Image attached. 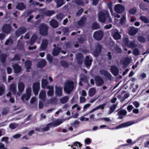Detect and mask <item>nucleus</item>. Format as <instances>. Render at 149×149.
<instances>
[{
  "instance_id": "nucleus-16",
  "label": "nucleus",
  "mask_w": 149,
  "mask_h": 149,
  "mask_svg": "<svg viewBox=\"0 0 149 149\" xmlns=\"http://www.w3.org/2000/svg\"><path fill=\"white\" fill-rule=\"evenodd\" d=\"M130 61L129 58L127 57H125L121 60V63L123 65V67H126L129 64Z\"/></svg>"
},
{
  "instance_id": "nucleus-35",
  "label": "nucleus",
  "mask_w": 149,
  "mask_h": 149,
  "mask_svg": "<svg viewBox=\"0 0 149 149\" xmlns=\"http://www.w3.org/2000/svg\"><path fill=\"white\" fill-rule=\"evenodd\" d=\"M86 19L85 17H83L78 22V24L80 26H82L83 25Z\"/></svg>"
},
{
  "instance_id": "nucleus-30",
  "label": "nucleus",
  "mask_w": 149,
  "mask_h": 149,
  "mask_svg": "<svg viewBox=\"0 0 149 149\" xmlns=\"http://www.w3.org/2000/svg\"><path fill=\"white\" fill-rule=\"evenodd\" d=\"M50 24L51 26L55 28L58 26V24L57 21L54 19H52L50 22Z\"/></svg>"
},
{
  "instance_id": "nucleus-59",
  "label": "nucleus",
  "mask_w": 149,
  "mask_h": 149,
  "mask_svg": "<svg viewBox=\"0 0 149 149\" xmlns=\"http://www.w3.org/2000/svg\"><path fill=\"white\" fill-rule=\"evenodd\" d=\"M75 108H76V109L78 111H79L80 109V107H79L77 104H74L72 107V109H73Z\"/></svg>"
},
{
  "instance_id": "nucleus-1",
  "label": "nucleus",
  "mask_w": 149,
  "mask_h": 149,
  "mask_svg": "<svg viewBox=\"0 0 149 149\" xmlns=\"http://www.w3.org/2000/svg\"><path fill=\"white\" fill-rule=\"evenodd\" d=\"M98 18L100 22L103 23L106 21V19H109L108 22H111V19L109 16V13L107 11L103 10L100 12L98 15Z\"/></svg>"
},
{
  "instance_id": "nucleus-48",
  "label": "nucleus",
  "mask_w": 149,
  "mask_h": 149,
  "mask_svg": "<svg viewBox=\"0 0 149 149\" xmlns=\"http://www.w3.org/2000/svg\"><path fill=\"white\" fill-rule=\"evenodd\" d=\"M18 126V124L15 123H12L9 125V127L10 129L13 130L16 128Z\"/></svg>"
},
{
  "instance_id": "nucleus-22",
  "label": "nucleus",
  "mask_w": 149,
  "mask_h": 149,
  "mask_svg": "<svg viewBox=\"0 0 149 149\" xmlns=\"http://www.w3.org/2000/svg\"><path fill=\"white\" fill-rule=\"evenodd\" d=\"M54 48L53 51V55L54 56H56L60 52L61 49L59 47H56V44H54Z\"/></svg>"
},
{
  "instance_id": "nucleus-13",
  "label": "nucleus",
  "mask_w": 149,
  "mask_h": 149,
  "mask_svg": "<svg viewBox=\"0 0 149 149\" xmlns=\"http://www.w3.org/2000/svg\"><path fill=\"white\" fill-rule=\"evenodd\" d=\"M127 113L126 110L123 109L118 110L117 114L118 116H119L118 119H122L123 117V116L126 115Z\"/></svg>"
},
{
  "instance_id": "nucleus-27",
  "label": "nucleus",
  "mask_w": 149,
  "mask_h": 149,
  "mask_svg": "<svg viewBox=\"0 0 149 149\" xmlns=\"http://www.w3.org/2000/svg\"><path fill=\"white\" fill-rule=\"evenodd\" d=\"M24 85L23 82H20L18 84V90L19 92L21 93L24 90Z\"/></svg>"
},
{
  "instance_id": "nucleus-5",
  "label": "nucleus",
  "mask_w": 149,
  "mask_h": 149,
  "mask_svg": "<svg viewBox=\"0 0 149 149\" xmlns=\"http://www.w3.org/2000/svg\"><path fill=\"white\" fill-rule=\"evenodd\" d=\"M31 94V88H28L26 89V94L23 95L21 97V99L23 102L25 100L27 101L30 98Z\"/></svg>"
},
{
  "instance_id": "nucleus-4",
  "label": "nucleus",
  "mask_w": 149,
  "mask_h": 149,
  "mask_svg": "<svg viewBox=\"0 0 149 149\" xmlns=\"http://www.w3.org/2000/svg\"><path fill=\"white\" fill-rule=\"evenodd\" d=\"M108 47H109V48L111 51L114 49L115 52L117 53H120L121 52V50L118 46L115 47V44L113 41H111L109 45H107Z\"/></svg>"
},
{
  "instance_id": "nucleus-47",
  "label": "nucleus",
  "mask_w": 149,
  "mask_h": 149,
  "mask_svg": "<svg viewBox=\"0 0 149 149\" xmlns=\"http://www.w3.org/2000/svg\"><path fill=\"white\" fill-rule=\"evenodd\" d=\"M6 57V56L5 54H1L0 55V59L2 62L3 63L5 61Z\"/></svg>"
},
{
  "instance_id": "nucleus-63",
  "label": "nucleus",
  "mask_w": 149,
  "mask_h": 149,
  "mask_svg": "<svg viewBox=\"0 0 149 149\" xmlns=\"http://www.w3.org/2000/svg\"><path fill=\"white\" fill-rule=\"evenodd\" d=\"M125 17L124 16L123 17L120 19V23L121 24H123L125 22Z\"/></svg>"
},
{
  "instance_id": "nucleus-23",
  "label": "nucleus",
  "mask_w": 149,
  "mask_h": 149,
  "mask_svg": "<svg viewBox=\"0 0 149 149\" xmlns=\"http://www.w3.org/2000/svg\"><path fill=\"white\" fill-rule=\"evenodd\" d=\"M26 31V29L24 27H22L19 28L16 31V34L17 36L19 35L24 33Z\"/></svg>"
},
{
  "instance_id": "nucleus-58",
  "label": "nucleus",
  "mask_w": 149,
  "mask_h": 149,
  "mask_svg": "<svg viewBox=\"0 0 149 149\" xmlns=\"http://www.w3.org/2000/svg\"><path fill=\"white\" fill-rule=\"evenodd\" d=\"M86 99L84 97L81 96L80 97V102L81 103H83L86 101Z\"/></svg>"
},
{
  "instance_id": "nucleus-37",
  "label": "nucleus",
  "mask_w": 149,
  "mask_h": 149,
  "mask_svg": "<svg viewBox=\"0 0 149 149\" xmlns=\"http://www.w3.org/2000/svg\"><path fill=\"white\" fill-rule=\"evenodd\" d=\"M138 41L141 43H144L145 42L146 40L144 37L142 35H139L138 37Z\"/></svg>"
},
{
  "instance_id": "nucleus-46",
  "label": "nucleus",
  "mask_w": 149,
  "mask_h": 149,
  "mask_svg": "<svg viewBox=\"0 0 149 149\" xmlns=\"http://www.w3.org/2000/svg\"><path fill=\"white\" fill-rule=\"evenodd\" d=\"M50 103L52 104L56 105L57 103V100L56 98L53 97L50 99Z\"/></svg>"
},
{
  "instance_id": "nucleus-34",
  "label": "nucleus",
  "mask_w": 149,
  "mask_h": 149,
  "mask_svg": "<svg viewBox=\"0 0 149 149\" xmlns=\"http://www.w3.org/2000/svg\"><path fill=\"white\" fill-rule=\"evenodd\" d=\"M96 92V90L94 88H92L90 89L89 91L88 94L90 96L92 97L93 96Z\"/></svg>"
},
{
  "instance_id": "nucleus-49",
  "label": "nucleus",
  "mask_w": 149,
  "mask_h": 149,
  "mask_svg": "<svg viewBox=\"0 0 149 149\" xmlns=\"http://www.w3.org/2000/svg\"><path fill=\"white\" fill-rule=\"evenodd\" d=\"M99 27L98 24L96 22L94 23L92 26V28L93 29H97Z\"/></svg>"
},
{
  "instance_id": "nucleus-9",
  "label": "nucleus",
  "mask_w": 149,
  "mask_h": 149,
  "mask_svg": "<svg viewBox=\"0 0 149 149\" xmlns=\"http://www.w3.org/2000/svg\"><path fill=\"white\" fill-rule=\"evenodd\" d=\"M40 11L42 13H43V16H51L55 13L54 10H46L45 8L41 9Z\"/></svg>"
},
{
  "instance_id": "nucleus-10",
  "label": "nucleus",
  "mask_w": 149,
  "mask_h": 149,
  "mask_svg": "<svg viewBox=\"0 0 149 149\" xmlns=\"http://www.w3.org/2000/svg\"><path fill=\"white\" fill-rule=\"evenodd\" d=\"M124 8L121 5L118 4L115 6V10L116 12L118 13H121L124 10Z\"/></svg>"
},
{
  "instance_id": "nucleus-20",
  "label": "nucleus",
  "mask_w": 149,
  "mask_h": 149,
  "mask_svg": "<svg viewBox=\"0 0 149 149\" xmlns=\"http://www.w3.org/2000/svg\"><path fill=\"white\" fill-rule=\"evenodd\" d=\"M130 122L128 121L119 125L118 126L116 127V129H118L123 127H127L130 126Z\"/></svg>"
},
{
  "instance_id": "nucleus-14",
  "label": "nucleus",
  "mask_w": 149,
  "mask_h": 149,
  "mask_svg": "<svg viewBox=\"0 0 149 149\" xmlns=\"http://www.w3.org/2000/svg\"><path fill=\"white\" fill-rule=\"evenodd\" d=\"M11 26L10 24L4 25L2 29V30L6 33H8L11 30Z\"/></svg>"
},
{
  "instance_id": "nucleus-42",
  "label": "nucleus",
  "mask_w": 149,
  "mask_h": 149,
  "mask_svg": "<svg viewBox=\"0 0 149 149\" xmlns=\"http://www.w3.org/2000/svg\"><path fill=\"white\" fill-rule=\"evenodd\" d=\"M117 106V104H113L110 108L109 111V114H111L115 110Z\"/></svg>"
},
{
  "instance_id": "nucleus-61",
  "label": "nucleus",
  "mask_w": 149,
  "mask_h": 149,
  "mask_svg": "<svg viewBox=\"0 0 149 149\" xmlns=\"http://www.w3.org/2000/svg\"><path fill=\"white\" fill-rule=\"evenodd\" d=\"M47 58L49 62H51L52 61V57L50 55H47Z\"/></svg>"
},
{
  "instance_id": "nucleus-55",
  "label": "nucleus",
  "mask_w": 149,
  "mask_h": 149,
  "mask_svg": "<svg viewBox=\"0 0 149 149\" xmlns=\"http://www.w3.org/2000/svg\"><path fill=\"white\" fill-rule=\"evenodd\" d=\"M79 93L81 96L85 97L87 95L86 92L84 90H82L80 91Z\"/></svg>"
},
{
  "instance_id": "nucleus-45",
  "label": "nucleus",
  "mask_w": 149,
  "mask_h": 149,
  "mask_svg": "<svg viewBox=\"0 0 149 149\" xmlns=\"http://www.w3.org/2000/svg\"><path fill=\"white\" fill-rule=\"evenodd\" d=\"M68 97L67 96H66L61 99L60 101L61 103L64 104L66 102L68 101Z\"/></svg>"
},
{
  "instance_id": "nucleus-38",
  "label": "nucleus",
  "mask_w": 149,
  "mask_h": 149,
  "mask_svg": "<svg viewBox=\"0 0 149 149\" xmlns=\"http://www.w3.org/2000/svg\"><path fill=\"white\" fill-rule=\"evenodd\" d=\"M16 8L19 10H22L25 9V6L23 3H21L18 4L16 6Z\"/></svg>"
},
{
  "instance_id": "nucleus-57",
  "label": "nucleus",
  "mask_w": 149,
  "mask_h": 149,
  "mask_svg": "<svg viewBox=\"0 0 149 149\" xmlns=\"http://www.w3.org/2000/svg\"><path fill=\"white\" fill-rule=\"evenodd\" d=\"M4 86H0V95H1L4 93Z\"/></svg>"
},
{
  "instance_id": "nucleus-7",
  "label": "nucleus",
  "mask_w": 149,
  "mask_h": 149,
  "mask_svg": "<svg viewBox=\"0 0 149 149\" xmlns=\"http://www.w3.org/2000/svg\"><path fill=\"white\" fill-rule=\"evenodd\" d=\"M112 35L114 39H119L121 38V36L119 33L118 31L116 29H114L111 30Z\"/></svg>"
},
{
  "instance_id": "nucleus-29",
  "label": "nucleus",
  "mask_w": 149,
  "mask_h": 149,
  "mask_svg": "<svg viewBox=\"0 0 149 149\" xmlns=\"http://www.w3.org/2000/svg\"><path fill=\"white\" fill-rule=\"evenodd\" d=\"M46 97V92L45 91L43 90H41L39 95V97L43 101L45 100Z\"/></svg>"
},
{
  "instance_id": "nucleus-54",
  "label": "nucleus",
  "mask_w": 149,
  "mask_h": 149,
  "mask_svg": "<svg viewBox=\"0 0 149 149\" xmlns=\"http://www.w3.org/2000/svg\"><path fill=\"white\" fill-rule=\"evenodd\" d=\"M73 146H77L78 147L79 146L80 148L81 147V146L82 145L78 141H75L73 143Z\"/></svg>"
},
{
  "instance_id": "nucleus-3",
  "label": "nucleus",
  "mask_w": 149,
  "mask_h": 149,
  "mask_svg": "<svg viewBox=\"0 0 149 149\" xmlns=\"http://www.w3.org/2000/svg\"><path fill=\"white\" fill-rule=\"evenodd\" d=\"M73 88V83L72 82L68 81L65 84L64 90L67 93H70Z\"/></svg>"
},
{
  "instance_id": "nucleus-60",
  "label": "nucleus",
  "mask_w": 149,
  "mask_h": 149,
  "mask_svg": "<svg viewBox=\"0 0 149 149\" xmlns=\"http://www.w3.org/2000/svg\"><path fill=\"white\" fill-rule=\"evenodd\" d=\"M12 43V40L10 38L8 39L6 42H5V44L6 45H10Z\"/></svg>"
},
{
  "instance_id": "nucleus-25",
  "label": "nucleus",
  "mask_w": 149,
  "mask_h": 149,
  "mask_svg": "<svg viewBox=\"0 0 149 149\" xmlns=\"http://www.w3.org/2000/svg\"><path fill=\"white\" fill-rule=\"evenodd\" d=\"M111 70L113 74L115 76H117L118 74L119 71L117 68L115 66H112Z\"/></svg>"
},
{
  "instance_id": "nucleus-62",
  "label": "nucleus",
  "mask_w": 149,
  "mask_h": 149,
  "mask_svg": "<svg viewBox=\"0 0 149 149\" xmlns=\"http://www.w3.org/2000/svg\"><path fill=\"white\" fill-rule=\"evenodd\" d=\"M83 9H81L79 10V11L77 13L76 15L77 16H80L83 12Z\"/></svg>"
},
{
  "instance_id": "nucleus-50",
  "label": "nucleus",
  "mask_w": 149,
  "mask_h": 149,
  "mask_svg": "<svg viewBox=\"0 0 149 149\" xmlns=\"http://www.w3.org/2000/svg\"><path fill=\"white\" fill-rule=\"evenodd\" d=\"M9 139L8 137H3L1 139V141L3 142H5L6 144H8L9 143L8 141Z\"/></svg>"
},
{
  "instance_id": "nucleus-39",
  "label": "nucleus",
  "mask_w": 149,
  "mask_h": 149,
  "mask_svg": "<svg viewBox=\"0 0 149 149\" xmlns=\"http://www.w3.org/2000/svg\"><path fill=\"white\" fill-rule=\"evenodd\" d=\"M141 20L144 23H149V18H147L144 16H141L140 17Z\"/></svg>"
},
{
  "instance_id": "nucleus-6",
  "label": "nucleus",
  "mask_w": 149,
  "mask_h": 149,
  "mask_svg": "<svg viewBox=\"0 0 149 149\" xmlns=\"http://www.w3.org/2000/svg\"><path fill=\"white\" fill-rule=\"evenodd\" d=\"M39 28L41 34L43 36L47 34L48 27L46 25L44 24H41Z\"/></svg>"
},
{
  "instance_id": "nucleus-51",
  "label": "nucleus",
  "mask_w": 149,
  "mask_h": 149,
  "mask_svg": "<svg viewBox=\"0 0 149 149\" xmlns=\"http://www.w3.org/2000/svg\"><path fill=\"white\" fill-rule=\"evenodd\" d=\"M57 19L58 20H61L64 17V15L62 13L59 14L56 16Z\"/></svg>"
},
{
  "instance_id": "nucleus-43",
  "label": "nucleus",
  "mask_w": 149,
  "mask_h": 149,
  "mask_svg": "<svg viewBox=\"0 0 149 149\" xmlns=\"http://www.w3.org/2000/svg\"><path fill=\"white\" fill-rule=\"evenodd\" d=\"M138 29L135 27H131V35L136 34L138 31Z\"/></svg>"
},
{
  "instance_id": "nucleus-24",
  "label": "nucleus",
  "mask_w": 149,
  "mask_h": 149,
  "mask_svg": "<svg viewBox=\"0 0 149 149\" xmlns=\"http://www.w3.org/2000/svg\"><path fill=\"white\" fill-rule=\"evenodd\" d=\"M92 61L91 58L88 56H86L85 60V64L87 67L90 66L91 65Z\"/></svg>"
},
{
  "instance_id": "nucleus-53",
  "label": "nucleus",
  "mask_w": 149,
  "mask_h": 149,
  "mask_svg": "<svg viewBox=\"0 0 149 149\" xmlns=\"http://www.w3.org/2000/svg\"><path fill=\"white\" fill-rule=\"evenodd\" d=\"M130 96L129 94L127 93H126L124 95V96L123 98L120 100V101L121 102H123L125 100V99L126 98H127Z\"/></svg>"
},
{
  "instance_id": "nucleus-36",
  "label": "nucleus",
  "mask_w": 149,
  "mask_h": 149,
  "mask_svg": "<svg viewBox=\"0 0 149 149\" xmlns=\"http://www.w3.org/2000/svg\"><path fill=\"white\" fill-rule=\"evenodd\" d=\"M101 50V46L99 45L97 49L94 52V55L95 56H97L98 54L100 52Z\"/></svg>"
},
{
  "instance_id": "nucleus-18",
  "label": "nucleus",
  "mask_w": 149,
  "mask_h": 149,
  "mask_svg": "<svg viewBox=\"0 0 149 149\" xmlns=\"http://www.w3.org/2000/svg\"><path fill=\"white\" fill-rule=\"evenodd\" d=\"M105 104H103L100 105L98 106H97L95 108L93 109L91 111L89 112L87 114H86L84 116H86L87 114H89V113H91L99 109H103L104 108V107L105 105Z\"/></svg>"
},
{
  "instance_id": "nucleus-28",
  "label": "nucleus",
  "mask_w": 149,
  "mask_h": 149,
  "mask_svg": "<svg viewBox=\"0 0 149 149\" xmlns=\"http://www.w3.org/2000/svg\"><path fill=\"white\" fill-rule=\"evenodd\" d=\"M129 40L127 37L125 36L123 38V45L124 47H130V45H128Z\"/></svg>"
},
{
  "instance_id": "nucleus-32",
  "label": "nucleus",
  "mask_w": 149,
  "mask_h": 149,
  "mask_svg": "<svg viewBox=\"0 0 149 149\" xmlns=\"http://www.w3.org/2000/svg\"><path fill=\"white\" fill-rule=\"evenodd\" d=\"M46 63L45 61L42 60L40 61L37 65V67L41 68L43 67L46 65Z\"/></svg>"
},
{
  "instance_id": "nucleus-21",
  "label": "nucleus",
  "mask_w": 149,
  "mask_h": 149,
  "mask_svg": "<svg viewBox=\"0 0 149 149\" xmlns=\"http://www.w3.org/2000/svg\"><path fill=\"white\" fill-rule=\"evenodd\" d=\"M48 43V41L46 39L43 40L40 47V50H42L45 49L47 47Z\"/></svg>"
},
{
  "instance_id": "nucleus-41",
  "label": "nucleus",
  "mask_w": 149,
  "mask_h": 149,
  "mask_svg": "<svg viewBox=\"0 0 149 149\" xmlns=\"http://www.w3.org/2000/svg\"><path fill=\"white\" fill-rule=\"evenodd\" d=\"M83 57V55L82 54H78L77 56V58L78 60V63L79 64H81L82 62V57Z\"/></svg>"
},
{
  "instance_id": "nucleus-52",
  "label": "nucleus",
  "mask_w": 149,
  "mask_h": 149,
  "mask_svg": "<svg viewBox=\"0 0 149 149\" xmlns=\"http://www.w3.org/2000/svg\"><path fill=\"white\" fill-rule=\"evenodd\" d=\"M63 31L66 35H68L69 34V30L68 28H63L62 29Z\"/></svg>"
},
{
  "instance_id": "nucleus-26",
  "label": "nucleus",
  "mask_w": 149,
  "mask_h": 149,
  "mask_svg": "<svg viewBox=\"0 0 149 149\" xmlns=\"http://www.w3.org/2000/svg\"><path fill=\"white\" fill-rule=\"evenodd\" d=\"M15 72V73L18 74L21 71V68L20 66H19L17 64L13 66Z\"/></svg>"
},
{
  "instance_id": "nucleus-33",
  "label": "nucleus",
  "mask_w": 149,
  "mask_h": 149,
  "mask_svg": "<svg viewBox=\"0 0 149 149\" xmlns=\"http://www.w3.org/2000/svg\"><path fill=\"white\" fill-rule=\"evenodd\" d=\"M48 82L46 79H42L41 82V86L42 88H45L47 87Z\"/></svg>"
},
{
  "instance_id": "nucleus-64",
  "label": "nucleus",
  "mask_w": 149,
  "mask_h": 149,
  "mask_svg": "<svg viewBox=\"0 0 149 149\" xmlns=\"http://www.w3.org/2000/svg\"><path fill=\"white\" fill-rule=\"evenodd\" d=\"M0 149H8L5 147L4 145L2 143L0 142Z\"/></svg>"
},
{
  "instance_id": "nucleus-8",
  "label": "nucleus",
  "mask_w": 149,
  "mask_h": 149,
  "mask_svg": "<svg viewBox=\"0 0 149 149\" xmlns=\"http://www.w3.org/2000/svg\"><path fill=\"white\" fill-rule=\"evenodd\" d=\"M103 36V33L101 31H95L94 33L93 37L94 38L98 40H100Z\"/></svg>"
},
{
  "instance_id": "nucleus-15",
  "label": "nucleus",
  "mask_w": 149,
  "mask_h": 149,
  "mask_svg": "<svg viewBox=\"0 0 149 149\" xmlns=\"http://www.w3.org/2000/svg\"><path fill=\"white\" fill-rule=\"evenodd\" d=\"M47 88L49 89V91L47 92L48 95L51 97L53 96L54 93L53 86H48L47 87Z\"/></svg>"
},
{
  "instance_id": "nucleus-40",
  "label": "nucleus",
  "mask_w": 149,
  "mask_h": 149,
  "mask_svg": "<svg viewBox=\"0 0 149 149\" xmlns=\"http://www.w3.org/2000/svg\"><path fill=\"white\" fill-rule=\"evenodd\" d=\"M37 38V36L36 35H33L32 36V37L29 43L30 45H32L34 44V43L35 42L36 38Z\"/></svg>"
},
{
  "instance_id": "nucleus-17",
  "label": "nucleus",
  "mask_w": 149,
  "mask_h": 149,
  "mask_svg": "<svg viewBox=\"0 0 149 149\" xmlns=\"http://www.w3.org/2000/svg\"><path fill=\"white\" fill-rule=\"evenodd\" d=\"M95 79L96 84L97 86H100L104 84L102 79L99 76L96 77Z\"/></svg>"
},
{
  "instance_id": "nucleus-2",
  "label": "nucleus",
  "mask_w": 149,
  "mask_h": 149,
  "mask_svg": "<svg viewBox=\"0 0 149 149\" xmlns=\"http://www.w3.org/2000/svg\"><path fill=\"white\" fill-rule=\"evenodd\" d=\"M64 121V120L63 119H58L53 123L48 124L46 127L44 128V129H42V130L41 129H39L38 128L36 129V130L39 132L46 131L49 129L50 127H54L57 126L61 124Z\"/></svg>"
},
{
  "instance_id": "nucleus-12",
  "label": "nucleus",
  "mask_w": 149,
  "mask_h": 149,
  "mask_svg": "<svg viewBox=\"0 0 149 149\" xmlns=\"http://www.w3.org/2000/svg\"><path fill=\"white\" fill-rule=\"evenodd\" d=\"M40 83L38 82H36L33 84V90L35 95L38 94L39 89Z\"/></svg>"
},
{
  "instance_id": "nucleus-44",
  "label": "nucleus",
  "mask_w": 149,
  "mask_h": 149,
  "mask_svg": "<svg viewBox=\"0 0 149 149\" xmlns=\"http://www.w3.org/2000/svg\"><path fill=\"white\" fill-rule=\"evenodd\" d=\"M56 2L57 7L61 6L64 3L63 0H57Z\"/></svg>"
},
{
  "instance_id": "nucleus-19",
  "label": "nucleus",
  "mask_w": 149,
  "mask_h": 149,
  "mask_svg": "<svg viewBox=\"0 0 149 149\" xmlns=\"http://www.w3.org/2000/svg\"><path fill=\"white\" fill-rule=\"evenodd\" d=\"M9 90L11 91L13 94H15L16 90V84L14 83L11 84L9 87Z\"/></svg>"
},
{
  "instance_id": "nucleus-56",
  "label": "nucleus",
  "mask_w": 149,
  "mask_h": 149,
  "mask_svg": "<svg viewBox=\"0 0 149 149\" xmlns=\"http://www.w3.org/2000/svg\"><path fill=\"white\" fill-rule=\"evenodd\" d=\"M139 52H140L138 49H134L133 52V54L136 56H137L139 55Z\"/></svg>"
},
{
  "instance_id": "nucleus-11",
  "label": "nucleus",
  "mask_w": 149,
  "mask_h": 149,
  "mask_svg": "<svg viewBox=\"0 0 149 149\" xmlns=\"http://www.w3.org/2000/svg\"><path fill=\"white\" fill-rule=\"evenodd\" d=\"M55 93L57 96L59 97L61 96L62 93V88L59 86H55Z\"/></svg>"
},
{
  "instance_id": "nucleus-31",
  "label": "nucleus",
  "mask_w": 149,
  "mask_h": 149,
  "mask_svg": "<svg viewBox=\"0 0 149 149\" xmlns=\"http://www.w3.org/2000/svg\"><path fill=\"white\" fill-rule=\"evenodd\" d=\"M31 62L30 61H26L25 63V67L27 72H29L31 69Z\"/></svg>"
}]
</instances>
